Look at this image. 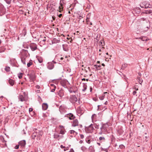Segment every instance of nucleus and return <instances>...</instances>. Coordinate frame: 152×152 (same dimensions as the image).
<instances>
[{
    "label": "nucleus",
    "mask_w": 152,
    "mask_h": 152,
    "mask_svg": "<svg viewBox=\"0 0 152 152\" xmlns=\"http://www.w3.org/2000/svg\"><path fill=\"white\" fill-rule=\"evenodd\" d=\"M60 147L61 148H65V146H63L62 145H61L60 146Z\"/></svg>",
    "instance_id": "obj_56"
},
{
    "label": "nucleus",
    "mask_w": 152,
    "mask_h": 152,
    "mask_svg": "<svg viewBox=\"0 0 152 152\" xmlns=\"http://www.w3.org/2000/svg\"><path fill=\"white\" fill-rule=\"evenodd\" d=\"M50 86L52 87H53V88L54 87H56L53 84H50Z\"/></svg>",
    "instance_id": "obj_54"
},
{
    "label": "nucleus",
    "mask_w": 152,
    "mask_h": 152,
    "mask_svg": "<svg viewBox=\"0 0 152 152\" xmlns=\"http://www.w3.org/2000/svg\"><path fill=\"white\" fill-rule=\"evenodd\" d=\"M5 50H6V48H5L4 47H0V53L4 52Z\"/></svg>",
    "instance_id": "obj_20"
},
{
    "label": "nucleus",
    "mask_w": 152,
    "mask_h": 152,
    "mask_svg": "<svg viewBox=\"0 0 152 152\" xmlns=\"http://www.w3.org/2000/svg\"><path fill=\"white\" fill-rule=\"evenodd\" d=\"M79 122L77 119H74L72 123V126L73 127H75L78 125Z\"/></svg>",
    "instance_id": "obj_6"
},
{
    "label": "nucleus",
    "mask_w": 152,
    "mask_h": 152,
    "mask_svg": "<svg viewBox=\"0 0 152 152\" xmlns=\"http://www.w3.org/2000/svg\"><path fill=\"white\" fill-rule=\"evenodd\" d=\"M22 53L23 54H24L26 55H27L28 52L27 50H23L22 51Z\"/></svg>",
    "instance_id": "obj_24"
},
{
    "label": "nucleus",
    "mask_w": 152,
    "mask_h": 152,
    "mask_svg": "<svg viewBox=\"0 0 152 152\" xmlns=\"http://www.w3.org/2000/svg\"><path fill=\"white\" fill-rule=\"evenodd\" d=\"M37 45L35 43H31L30 45V48L32 51H34L37 49Z\"/></svg>",
    "instance_id": "obj_5"
},
{
    "label": "nucleus",
    "mask_w": 152,
    "mask_h": 152,
    "mask_svg": "<svg viewBox=\"0 0 152 152\" xmlns=\"http://www.w3.org/2000/svg\"><path fill=\"white\" fill-rule=\"evenodd\" d=\"M7 4H9L11 3L12 0H4Z\"/></svg>",
    "instance_id": "obj_35"
},
{
    "label": "nucleus",
    "mask_w": 152,
    "mask_h": 152,
    "mask_svg": "<svg viewBox=\"0 0 152 152\" xmlns=\"http://www.w3.org/2000/svg\"><path fill=\"white\" fill-rule=\"evenodd\" d=\"M18 99L21 102L25 101V97L22 95H20L18 96Z\"/></svg>",
    "instance_id": "obj_13"
},
{
    "label": "nucleus",
    "mask_w": 152,
    "mask_h": 152,
    "mask_svg": "<svg viewBox=\"0 0 152 152\" xmlns=\"http://www.w3.org/2000/svg\"><path fill=\"white\" fill-rule=\"evenodd\" d=\"M64 4V0H61L60 1V4L61 6H62L63 4Z\"/></svg>",
    "instance_id": "obj_36"
},
{
    "label": "nucleus",
    "mask_w": 152,
    "mask_h": 152,
    "mask_svg": "<svg viewBox=\"0 0 152 152\" xmlns=\"http://www.w3.org/2000/svg\"><path fill=\"white\" fill-rule=\"evenodd\" d=\"M32 60H30L29 61V62L27 64V66L28 67H29L32 64Z\"/></svg>",
    "instance_id": "obj_26"
},
{
    "label": "nucleus",
    "mask_w": 152,
    "mask_h": 152,
    "mask_svg": "<svg viewBox=\"0 0 152 152\" xmlns=\"http://www.w3.org/2000/svg\"><path fill=\"white\" fill-rule=\"evenodd\" d=\"M33 110V109L32 108H30L29 109V112H32Z\"/></svg>",
    "instance_id": "obj_47"
},
{
    "label": "nucleus",
    "mask_w": 152,
    "mask_h": 152,
    "mask_svg": "<svg viewBox=\"0 0 152 152\" xmlns=\"http://www.w3.org/2000/svg\"><path fill=\"white\" fill-rule=\"evenodd\" d=\"M79 142L80 144H81L83 142V141L82 140H80V141Z\"/></svg>",
    "instance_id": "obj_60"
},
{
    "label": "nucleus",
    "mask_w": 152,
    "mask_h": 152,
    "mask_svg": "<svg viewBox=\"0 0 152 152\" xmlns=\"http://www.w3.org/2000/svg\"><path fill=\"white\" fill-rule=\"evenodd\" d=\"M96 117V115L95 114H93L92 115V117H91V118H92V120H93V119H94V118L95 117Z\"/></svg>",
    "instance_id": "obj_39"
},
{
    "label": "nucleus",
    "mask_w": 152,
    "mask_h": 152,
    "mask_svg": "<svg viewBox=\"0 0 152 152\" xmlns=\"http://www.w3.org/2000/svg\"><path fill=\"white\" fill-rule=\"evenodd\" d=\"M18 144L21 147H24L26 144V141L25 140H21L19 142Z\"/></svg>",
    "instance_id": "obj_9"
},
{
    "label": "nucleus",
    "mask_w": 152,
    "mask_h": 152,
    "mask_svg": "<svg viewBox=\"0 0 152 152\" xmlns=\"http://www.w3.org/2000/svg\"><path fill=\"white\" fill-rule=\"evenodd\" d=\"M5 70L7 72H9L10 70V68L9 66H7L5 68Z\"/></svg>",
    "instance_id": "obj_31"
},
{
    "label": "nucleus",
    "mask_w": 152,
    "mask_h": 152,
    "mask_svg": "<svg viewBox=\"0 0 152 152\" xmlns=\"http://www.w3.org/2000/svg\"><path fill=\"white\" fill-rule=\"evenodd\" d=\"M83 17L82 16V15H80L78 17V18L79 19H81L82 18H83Z\"/></svg>",
    "instance_id": "obj_41"
},
{
    "label": "nucleus",
    "mask_w": 152,
    "mask_h": 152,
    "mask_svg": "<svg viewBox=\"0 0 152 152\" xmlns=\"http://www.w3.org/2000/svg\"><path fill=\"white\" fill-rule=\"evenodd\" d=\"M48 108V104L46 103H43L42 104V108L43 110H46Z\"/></svg>",
    "instance_id": "obj_15"
},
{
    "label": "nucleus",
    "mask_w": 152,
    "mask_h": 152,
    "mask_svg": "<svg viewBox=\"0 0 152 152\" xmlns=\"http://www.w3.org/2000/svg\"><path fill=\"white\" fill-rule=\"evenodd\" d=\"M23 74L22 73H20L18 74V77L19 79H21Z\"/></svg>",
    "instance_id": "obj_29"
},
{
    "label": "nucleus",
    "mask_w": 152,
    "mask_h": 152,
    "mask_svg": "<svg viewBox=\"0 0 152 152\" xmlns=\"http://www.w3.org/2000/svg\"><path fill=\"white\" fill-rule=\"evenodd\" d=\"M37 131L33 133L32 135V138L33 139H34L36 137H37Z\"/></svg>",
    "instance_id": "obj_12"
},
{
    "label": "nucleus",
    "mask_w": 152,
    "mask_h": 152,
    "mask_svg": "<svg viewBox=\"0 0 152 152\" xmlns=\"http://www.w3.org/2000/svg\"><path fill=\"white\" fill-rule=\"evenodd\" d=\"M5 9L3 5L0 3V15H2L5 13Z\"/></svg>",
    "instance_id": "obj_3"
},
{
    "label": "nucleus",
    "mask_w": 152,
    "mask_h": 152,
    "mask_svg": "<svg viewBox=\"0 0 152 152\" xmlns=\"http://www.w3.org/2000/svg\"><path fill=\"white\" fill-rule=\"evenodd\" d=\"M149 27H150L149 26H147L146 27V28H145L144 30L146 31L148 30V29L149 28Z\"/></svg>",
    "instance_id": "obj_45"
},
{
    "label": "nucleus",
    "mask_w": 152,
    "mask_h": 152,
    "mask_svg": "<svg viewBox=\"0 0 152 152\" xmlns=\"http://www.w3.org/2000/svg\"><path fill=\"white\" fill-rule=\"evenodd\" d=\"M86 130L89 132H92L94 129L92 124H91L88 127L86 128Z\"/></svg>",
    "instance_id": "obj_7"
},
{
    "label": "nucleus",
    "mask_w": 152,
    "mask_h": 152,
    "mask_svg": "<svg viewBox=\"0 0 152 152\" xmlns=\"http://www.w3.org/2000/svg\"><path fill=\"white\" fill-rule=\"evenodd\" d=\"M134 88L136 90V91L138 90V88H136V87H134Z\"/></svg>",
    "instance_id": "obj_58"
},
{
    "label": "nucleus",
    "mask_w": 152,
    "mask_h": 152,
    "mask_svg": "<svg viewBox=\"0 0 152 152\" xmlns=\"http://www.w3.org/2000/svg\"><path fill=\"white\" fill-rule=\"evenodd\" d=\"M36 87L37 88L39 89L40 88V86L39 85H37L36 86Z\"/></svg>",
    "instance_id": "obj_49"
},
{
    "label": "nucleus",
    "mask_w": 152,
    "mask_h": 152,
    "mask_svg": "<svg viewBox=\"0 0 152 152\" xmlns=\"http://www.w3.org/2000/svg\"><path fill=\"white\" fill-rule=\"evenodd\" d=\"M60 127L61 128V129H62V128H64V127H63V126H60Z\"/></svg>",
    "instance_id": "obj_64"
},
{
    "label": "nucleus",
    "mask_w": 152,
    "mask_h": 152,
    "mask_svg": "<svg viewBox=\"0 0 152 152\" xmlns=\"http://www.w3.org/2000/svg\"><path fill=\"white\" fill-rule=\"evenodd\" d=\"M44 38V39L43 40H42V42H45L46 41V39H45L46 37H45Z\"/></svg>",
    "instance_id": "obj_53"
},
{
    "label": "nucleus",
    "mask_w": 152,
    "mask_h": 152,
    "mask_svg": "<svg viewBox=\"0 0 152 152\" xmlns=\"http://www.w3.org/2000/svg\"><path fill=\"white\" fill-rule=\"evenodd\" d=\"M19 146L20 145L19 144L18 145H16L15 147V149H18L19 148Z\"/></svg>",
    "instance_id": "obj_42"
},
{
    "label": "nucleus",
    "mask_w": 152,
    "mask_h": 152,
    "mask_svg": "<svg viewBox=\"0 0 152 152\" xmlns=\"http://www.w3.org/2000/svg\"><path fill=\"white\" fill-rule=\"evenodd\" d=\"M63 59H64V58L63 57H61L60 58V60L61 61V60H63Z\"/></svg>",
    "instance_id": "obj_63"
},
{
    "label": "nucleus",
    "mask_w": 152,
    "mask_h": 152,
    "mask_svg": "<svg viewBox=\"0 0 152 152\" xmlns=\"http://www.w3.org/2000/svg\"><path fill=\"white\" fill-rule=\"evenodd\" d=\"M21 61L22 62V63L24 64H26L25 63V58H24V57H21Z\"/></svg>",
    "instance_id": "obj_25"
},
{
    "label": "nucleus",
    "mask_w": 152,
    "mask_h": 152,
    "mask_svg": "<svg viewBox=\"0 0 152 152\" xmlns=\"http://www.w3.org/2000/svg\"><path fill=\"white\" fill-rule=\"evenodd\" d=\"M137 93V92H136V91H134L133 92V94L134 95H135L137 96V95H136V94Z\"/></svg>",
    "instance_id": "obj_43"
},
{
    "label": "nucleus",
    "mask_w": 152,
    "mask_h": 152,
    "mask_svg": "<svg viewBox=\"0 0 152 152\" xmlns=\"http://www.w3.org/2000/svg\"><path fill=\"white\" fill-rule=\"evenodd\" d=\"M137 80L140 84H141L143 81L142 79L140 77H139L137 78Z\"/></svg>",
    "instance_id": "obj_27"
},
{
    "label": "nucleus",
    "mask_w": 152,
    "mask_h": 152,
    "mask_svg": "<svg viewBox=\"0 0 152 152\" xmlns=\"http://www.w3.org/2000/svg\"><path fill=\"white\" fill-rule=\"evenodd\" d=\"M9 83L11 86H13L14 84V81L13 80L10 79L9 80Z\"/></svg>",
    "instance_id": "obj_16"
},
{
    "label": "nucleus",
    "mask_w": 152,
    "mask_h": 152,
    "mask_svg": "<svg viewBox=\"0 0 152 152\" xmlns=\"http://www.w3.org/2000/svg\"><path fill=\"white\" fill-rule=\"evenodd\" d=\"M89 19V18H88V17H87V18H86V22H89V20H87V19Z\"/></svg>",
    "instance_id": "obj_62"
},
{
    "label": "nucleus",
    "mask_w": 152,
    "mask_h": 152,
    "mask_svg": "<svg viewBox=\"0 0 152 152\" xmlns=\"http://www.w3.org/2000/svg\"><path fill=\"white\" fill-rule=\"evenodd\" d=\"M56 88V87H54L53 89H51V91L52 92H54L55 91Z\"/></svg>",
    "instance_id": "obj_40"
},
{
    "label": "nucleus",
    "mask_w": 152,
    "mask_h": 152,
    "mask_svg": "<svg viewBox=\"0 0 152 152\" xmlns=\"http://www.w3.org/2000/svg\"><path fill=\"white\" fill-rule=\"evenodd\" d=\"M70 134H73L74 136L76 135L77 134V133L73 130H71L70 131Z\"/></svg>",
    "instance_id": "obj_22"
},
{
    "label": "nucleus",
    "mask_w": 152,
    "mask_h": 152,
    "mask_svg": "<svg viewBox=\"0 0 152 152\" xmlns=\"http://www.w3.org/2000/svg\"><path fill=\"white\" fill-rule=\"evenodd\" d=\"M119 147L121 149H123L125 147L123 145H119Z\"/></svg>",
    "instance_id": "obj_38"
},
{
    "label": "nucleus",
    "mask_w": 152,
    "mask_h": 152,
    "mask_svg": "<svg viewBox=\"0 0 152 152\" xmlns=\"http://www.w3.org/2000/svg\"><path fill=\"white\" fill-rule=\"evenodd\" d=\"M127 66V64H124L122 65V69H124Z\"/></svg>",
    "instance_id": "obj_32"
},
{
    "label": "nucleus",
    "mask_w": 152,
    "mask_h": 152,
    "mask_svg": "<svg viewBox=\"0 0 152 152\" xmlns=\"http://www.w3.org/2000/svg\"><path fill=\"white\" fill-rule=\"evenodd\" d=\"M108 127V125L107 124H103L102 126L100 128L101 131L102 132L106 131Z\"/></svg>",
    "instance_id": "obj_4"
},
{
    "label": "nucleus",
    "mask_w": 152,
    "mask_h": 152,
    "mask_svg": "<svg viewBox=\"0 0 152 152\" xmlns=\"http://www.w3.org/2000/svg\"><path fill=\"white\" fill-rule=\"evenodd\" d=\"M60 133L62 134H64L65 133L64 130L62 129L60 131Z\"/></svg>",
    "instance_id": "obj_37"
},
{
    "label": "nucleus",
    "mask_w": 152,
    "mask_h": 152,
    "mask_svg": "<svg viewBox=\"0 0 152 152\" xmlns=\"http://www.w3.org/2000/svg\"><path fill=\"white\" fill-rule=\"evenodd\" d=\"M23 94L24 96V97H25L27 95L26 93L24 92H23Z\"/></svg>",
    "instance_id": "obj_50"
},
{
    "label": "nucleus",
    "mask_w": 152,
    "mask_h": 152,
    "mask_svg": "<svg viewBox=\"0 0 152 152\" xmlns=\"http://www.w3.org/2000/svg\"><path fill=\"white\" fill-rule=\"evenodd\" d=\"M94 66L95 68H96L97 70H100L101 69V65H94Z\"/></svg>",
    "instance_id": "obj_19"
},
{
    "label": "nucleus",
    "mask_w": 152,
    "mask_h": 152,
    "mask_svg": "<svg viewBox=\"0 0 152 152\" xmlns=\"http://www.w3.org/2000/svg\"><path fill=\"white\" fill-rule=\"evenodd\" d=\"M38 60L39 62L40 63H42L43 62V59L42 58H38Z\"/></svg>",
    "instance_id": "obj_34"
},
{
    "label": "nucleus",
    "mask_w": 152,
    "mask_h": 152,
    "mask_svg": "<svg viewBox=\"0 0 152 152\" xmlns=\"http://www.w3.org/2000/svg\"><path fill=\"white\" fill-rule=\"evenodd\" d=\"M62 46L64 50L65 51H67L68 49L67 48V45H63Z\"/></svg>",
    "instance_id": "obj_23"
},
{
    "label": "nucleus",
    "mask_w": 152,
    "mask_h": 152,
    "mask_svg": "<svg viewBox=\"0 0 152 152\" xmlns=\"http://www.w3.org/2000/svg\"><path fill=\"white\" fill-rule=\"evenodd\" d=\"M69 152H74V151L72 148H71Z\"/></svg>",
    "instance_id": "obj_51"
},
{
    "label": "nucleus",
    "mask_w": 152,
    "mask_h": 152,
    "mask_svg": "<svg viewBox=\"0 0 152 152\" xmlns=\"http://www.w3.org/2000/svg\"><path fill=\"white\" fill-rule=\"evenodd\" d=\"M83 88L82 89V91L83 92H84L86 91L87 88V86L86 85V83H83Z\"/></svg>",
    "instance_id": "obj_18"
},
{
    "label": "nucleus",
    "mask_w": 152,
    "mask_h": 152,
    "mask_svg": "<svg viewBox=\"0 0 152 152\" xmlns=\"http://www.w3.org/2000/svg\"><path fill=\"white\" fill-rule=\"evenodd\" d=\"M77 98L75 95H71L69 99V101L72 103H74L77 101Z\"/></svg>",
    "instance_id": "obj_2"
},
{
    "label": "nucleus",
    "mask_w": 152,
    "mask_h": 152,
    "mask_svg": "<svg viewBox=\"0 0 152 152\" xmlns=\"http://www.w3.org/2000/svg\"><path fill=\"white\" fill-rule=\"evenodd\" d=\"M134 10H135V11H136V10H139V11H137V13H139L140 12V10H139V9H135Z\"/></svg>",
    "instance_id": "obj_55"
},
{
    "label": "nucleus",
    "mask_w": 152,
    "mask_h": 152,
    "mask_svg": "<svg viewBox=\"0 0 152 152\" xmlns=\"http://www.w3.org/2000/svg\"><path fill=\"white\" fill-rule=\"evenodd\" d=\"M95 128L98 129L99 128V124H94Z\"/></svg>",
    "instance_id": "obj_28"
},
{
    "label": "nucleus",
    "mask_w": 152,
    "mask_h": 152,
    "mask_svg": "<svg viewBox=\"0 0 152 152\" xmlns=\"http://www.w3.org/2000/svg\"><path fill=\"white\" fill-rule=\"evenodd\" d=\"M69 92H70V93H72V92H75V91H72V90H71V89L69 90Z\"/></svg>",
    "instance_id": "obj_52"
},
{
    "label": "nucleus",
    "mask_w": 152,
    "mask_h": 152,
    "mask_svg": "<svg viewBox=\"0 0 152 152\" xmlns=\"http://www.w3.org/2000/svg\"><path fill=\"white\" fill-rule=\"evenodd\" d=\"M140 7L142 8H150L151 5L146 1H144L140 4Z\"/></svg>",
    "instance_id": "obj_1"
},
{
    "label": "nucleus",
    "mask_w": 152,
    "mask_h": 152,
    "mask_svg": "<svg viewBox=\"0 0 152 152\" xmlns=\"http://www.w3.org/2000/svg\"><path fill=\"white\" fill-rule=\"evenodd\" d=\"M105 95L104 94H103L102 95L99 96V98L101 100H103L104 99Z\"/></svg>",
    "instance_id": "obj_17"
},
{
    "label": "nucleus",
    "mask_w": 152,
    "mask_h": 152,
    "mask_svg": "<svg viewBox=\"0 0 152 152\" xmlns=\"http://www.w3.org/2000/svg\"><path fill=\"white\" fill-rule=\"evenodd\" d=\"M145 20V19L144 18H141L140 19V21H144Z\"/></svg>",
    "instance_id": "obj_48"
},
{
    "label": "nucleus",
    "mask_w": 152,
    "mask_h": 152,
    "mask_svg": "<svg viewBox=\"0 0 152 152\" xmlns=\"http://www.w3.org/2000/svg\"><path fill=\"white\" fill-rule=\"evenodd\" d=\"M86 142L88 144H90L91 142V141L89 140H86Z\"/></svg>",
    "instance_id": "obj_44"
},
{
    "label": "nucleus",
    "mask_w": 152,
    "mask_h": 152,
    "mask_svg": "<svg viewBox=\"0 0 152 152\" xmlns=\"http://www.w3.org/2000/svg\"><path fill=\"white\" fill-rule=\"evenodd\" d=\"M108 103V102L107 101H106L104 103V104L105 105H107Z\"/></svg>",
    "instance_id": "obj_61"
},
{
    "label": "nucleus",
    "mask_w": 152,
    "mask_h": 152,
    "mask_svg": "<svg viewBox=\"0 0 152 152\" xmlns=\"http://www.w3.org/2000/svg\"><path fill=\"white\" fill-rule=\"evenodd\" d=\"M58 95L60 97H62L64 96V91L62 90H60L59 91Z\"/></svg>",
    "instance_id": "obj_14"
},
{
    "label": "nucleus",
    "mask_w": 152,
    "mask_h": 152,
    "mask_svg": "<svg viewBox=\"0 0 152 152\" xmlns=\"http://www.w3.org/2000/svg\"><path fill=\"white\" fill-rule=\"evenodd\" d=\"M67 115L69 116L67 117L69 118L70 120L73 119L75 118V116L71 113H69L67 114Z\"/></svg>",
    "instance_id": "obj_11"
},
{
    "label": "nucleus",
    "mask_w": 152,
    "mask_h": 152,
    "mask_svg": "<svg viewBox=\"0 0 152 152\" xmlns=\"http://www.w3.org/2000/svg\"><path fill=\"white\" fill-rule=\"evenodd\" d=\"M54 67L53 63V62H49L47 65L48 68L50 69H52Z\"/></svg>",
    "instance_id": "obj_10"
},
{
    "label": "nucleus",
    "mask_w": 152,
    "mask_h": 152,
    "mask_svg": "<svg viewBox=\"0 0 152 152\" xmlns=\"http://www.w3.org/2000/svg\"><path fill=\"white\" fill-rule=\"evenodd\" d=\"M92 90V88L91 87H90V91L91 92Z\"/></svg>",
    "instance_id": "obj_59"
},
{
    "label": "nucleus",
    "mask_w": 152,
    "mask_h": 152,
    "mask_svg": "<svg viewBox=\"0 0 152 152\" xmlns=\"http://www.w3.org/2000/svg\"><path fill=\"white\" fill-rule=\"evenodd\" d=\"M62 16V14H60L59 15H58V17L59 18H61V17Z\"/></svg>",
    "instance_id": "obj_57"
},
{
    "label": "nucleus",
    "mask_w": 152,
    "mask_h": 152,
    "mask_svg": "<svg viewBox=\"0 0 152 152\" xmlns=\"http://www.w3.org/2000/svg\"><path fill=\"white\" fill-rule=\"evenodd\" d=\"M99 140L100 141H102V142L105 141V139L104 137H100L99 138Z\"/></svg>",
    "instance_id": "obj_30"
},
{
    "label": "nucleus",
    "mask_w": 152,
    "mask_h": 152,
    "mask_svg": "<svg viewBox=\"0 0 152 152\" xmlns=\"http://www.w3.org/2000/svg\"><path fill=\"white\" fill-rule=\"evenodd\" d=\"M141 39L142 41H147V38L145 37H142L141 38Z\"/></svg>",
    "instance_id": "obj_33"
},
{
    "label": "nucleus",
    "mask_w": 152,
    "mask_h": 152,
    "mask_svg": "<svg viewBox=\"0 0 152 152\" xmlns=\"http://www.w3.org/2000/svg\"><path fill=\"white\" fill-rule=\"evenodd\" d=\"M60 137V136L56 133H55L53 135L54 138L58 139Z\"/></svg>",
    "instance_id": "obj_21"
},
{
    "label": "nucleus",
    "mask_w": 152,
    "mask_h": 152,
    "mask_svg": "<svg viewBox=\"0 0 152 152\" xmlns=\"http://www.w3.org/2000/svg\"><path fill=\"white\" fill-rule=\"evenodd\" d=\"M37 140H40L43 134V132L41 131L37 130Z\"/></svg>",
    "instance_id": "obj_8"
},
{
    "label": "nucleus",
    "mask_w": 152,
    "mask_h": 152,
    "mask_svg": "<svg viewBox=\"0 0 152 152\" xmlns=\"http://www.w3.org/2000/svg\"><path fill=\"white\" fill-rule=\"evenodd\" d=\"M80 137L81 139H83L84 138V136L82 134H80Z\"/></svg>",
    "instance_id": "obj_46"
}]
</instances>
